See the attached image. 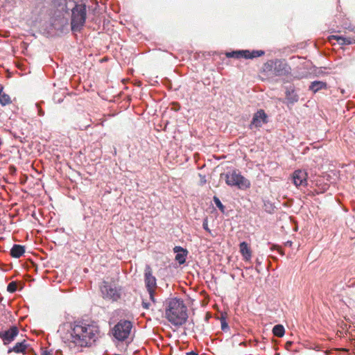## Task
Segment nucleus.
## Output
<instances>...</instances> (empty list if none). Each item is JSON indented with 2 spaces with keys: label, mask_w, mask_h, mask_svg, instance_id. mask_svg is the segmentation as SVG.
Masks as SVG:
<instances>
[{
  "label": "nucleus",
  "mask_w": 355,
  "mask_h": 355,
  "mask_svg": "<svg viewBox=\"0 0 355 355\" xmlns=\"http://www.w3.org/2000/svg\"><path fill=\"white\" fill-rule=\"evenodd\" d=\"M99 328L94 324L76 322L70 325V329L62 335L65 343H73L78 347H88L95 342Z\"/></svg>",
  "instance_id": "1"
},
{
  "label": "nucleus",
  "mask_w": 355,
  "mask_h": 355,
  "mask_svg": "<svg viewBox=\"0 0 355 355\" xmlns=\"http://www.w3.org/2000/svg\"><path fill=\"white\" fill-rule=\"evenodd\" d=\"M166 319L173 326L180 327L188 320V309L183 300L178 297L167 299L164 302Z\"/></svg>",
  "instance_id": "2"
},
{
  "label": "nucleus",
  "mask_w": 355,
  "mask_h": 355,
  "mask_svg": "<svg viewBox=\"0 0 355 355\" xmlns=\"http://www.w3.org/2000/svg\"><path fill=\"white\" fill-rule=\"evenodd\" d=\"M132 322L128 320H120L112 329V334L119 341H125L130 336Z\"/></svg>",
  "instance_id": "3"
},
{
  "label": "nucleus",
  "mask_w": 355,
  "mask_h": 355,
  "mask_svg": "<svg viewBox=\"0 0 355 355\" xmlns=\"http://www.w3.org/2000/svg\"><path fill=\"white\" fill-rule=\"evenodd\" d=\"M86 6L85 4H78L72 9L71 16V29L73 31H80L84 26L86 20Z\"/></svg>",
  "instance_id": "4"
},
{
  "label": "nucleus",
  "mask_w": 355,
  "mask_h": 355,
  "mask_svg": "<svg viewBox=\"0 0 355 355\" xmlns=\"http://www.w3.org/2000/svg\"><path fill=\"white\" fill-rule=\"evenodd\" d=\"M100 290L102 293V296L105 300L116 302L121 298V288L120 286H117L114 284L103 281L100 286Z\"/></svg>",
  "instance_id": "5"
},
{
  "label": "nucleus",
  "mask_w": 355,
  "mask_h": 355,
  "mask_svg": "<svg viewBox=\"0 0 355 355\" xmlns=\"http://www.w3.org/2000/svg\"><path fill=\"white\" fill-rule=\"evenodd\" d=\"M225 182L231 187H237L241 189H246L250 187V182L236 171L232 173H227L225 175Z\"/></svg>",
  "instance_id": "6"
},
{
  "label": "nucleus",
  "mask_w": 355,
  "mask_h": 355,
  "mask_svg": "<svg viewBox=\"0 0 355 355\" xmlns=\"http://www.w3.org/2000/svg\"><path fill=\"white\" fill-rule=\"evenodd\" d=\"M264 70H271L272 73L276 76H287L291 74V68L285 62L277 60L274 62L273 67L272 64H266Z\"/></svg>",
  "instance_id": "7"
},
{
  "label": "nucleus",
  "mask_w": 355,
  "mask_h": 355,
  "mask_svg": "<svg viewBox=\"0 0 355 355\" xmlns=\"http://www.w3.org/2000/svg\"><path fill=\"white\" fill-rule=\"evenodd\" d=\"M265 54V52L262 50H253L252 51L249 50H240L228 52L226 53L227 58H243L245 59H253L262 56Z\"/></svg>",
  "instance_id": "8"
},
{
  "label": "nucleus",
  "mask_w": 355,
  "mask_h": 355,
  "mask_svg": "<svg viewBox=\"0 0 355 355\" xmlns=\"http://www.w3.org/2000/svg\"><path fill=\"white\" fill-rule=\"evenodd\" d=\"M308 174L304 170L298 169L292 174V180L297 187H306L308 184Z\"/></svg>",
  "instance_id": "9"
},
{
  "label": "nucleus",
  "mask_w": 355,
  "mask_h": 355,
  "mask_svg": "<svg viewBox=\"0 0 355 355\" xmlns=\"http://www.w3.org/2000/svg\"><path fill=\"white\" fill-rule=\"evenodd\" d=\"M18 334V328L12 326L8 330L0 331V338H1L4 345H8L15 339Z\"/></svg>",
  "instance_id": "10"
},
{
  "label": "nucleus",
  "mask_w": 355,
  "mask_h": 355,
  "mask_svg": "<svg viewBox=\"0 0 355 355\" xmlns=\"http://www.w3.org/2000/svg\"><path fill=\"white\" fill-rule=\"evenodd\" d=\"M144 282L147 290L157 288V280L153 275L152 268L149 265H146L144 270Z\"/></svg>",
  "instance_id": "11"
},
{
  "label": "nucleus",
  "mask_w": 355,
  "mask_h": 355,
  "mask_svg": "<svg viewBox=\"0 0 355 355\" xmlns=\"http://www.w3.org/2000/svg\"><path fill=\"white\" fill-rule=\"evenodd\" d=\"M32 351V348L28 344L26 340L17 343L12 347L9 348L8 353L15 352L16 354H22L26 355Z\"/></svg>",
  "instance_id": "12"
},
{
  "label": "nucleus",
  "mask_w": 355,
  "mask_h": 355,
  "mask_svg": "<svg viewBox=\"0 0 355 355\" xmlns=\"http://www.w3.org/2000/svg\"><path fill=\"white\" fill-rule=\"evenodd\" d=\"M266 123V114L263 110H259L254 114L250 127V128H252V127L260 128L263 124Z\"/></svg>",
  "instance_id": "13"
},
{
  "label": "nucleus",
  "mask_w": 355,
  "mask_h": 355,
  "mask_svg": "<svg viewBox=\"0 0 355 355\" xmlns=\"http://www.w3.org/2000/svg\"><path fill=\"white\" fill-rule=\"evenodd\" d=\"M239 249L243 260L245 261H250L252 257V250L248 244L245 241L241 242L239 245Z\"/></svg>",
  "instance_id": "14"
},
{
  "label": "nucleus",
  "mask_w": 355,
  "mask_h": 355,
  "mask_svg": "<svg viewBox=\"0 0 355 355\" xmlns=\"http://www.w3.org/2000/svg\"><path fill=\"white\" fill-rule=\"evenodd\" d=\"M25 252L24 245L15 244L10 250V255L14 258L21 257Z\"/></svg>",
  "instance_id": "15"
},
{
  "label": "nucleus",
  "mask_w": 355,
  "mask_h": 355,
  "mask_svg": "<svg viewBox=\"0 0 355 355\" xmlns=\"http://www.w3.org/2000/svg\"><path fill=\"white\" fill-rule=\"evenodd\" d=\"M327 88V83L322 81H313L309 86V89L313 92L316 93L322 89Z\"/></svg>",
  "instance_id": "16"
},
{
  "label": "nucleus",
  "mask_w": 355,
  "mask_h": 355,
  "mask_svg": "<svg viewBox=\"0 0 355 355\" xmlns=\"http://www.w3.org/2000/svg\"><path fill=\"white\" fill-rule=\"evenodd\" d=\"M286 98L290 103H294L298 101V96L294 90H287L286 92Z\"/></svg>",
  "instance_id": "17"
},
{
  "label": "nucleus",
  "mask_w": 355,
  "mask_h": 355,
  "mask_svg": "<svg viewBox=\"0 0 355 355\" xmlns=\"http://www.w3.org/2000/svg\"><path fill=\"white\" fill-rule=\"evenodd\" d=\"M332 37L341 44H349L355 42V40L350 37H345L339 35H333Z\"/></svg>",
  "instance_id": "18"
},
{
  "label": "nucleus",
  "mask_w": 355,
  "mask_h": 355,
  "mask_svg": "<svg viewBox=\"0 0 355 355\" xmlns=\"http://www.w3.org/2000/svg\"><path fill=\"white\" fill-rule=\"evenodd\" d=\"M272 334L274 336L282 338L285 334V329L282 324H276L272 328Z\"/></svg>",
  "instance_id": "19"
},
{
  "label": "nucleus",
  "mask_w": 355,
  "mask_h": 355,
  "mask_svg": "<svg viewBox=\"0 0 355 355\" xmlns=\"http://www.w3.org/2000/svg\"><path fill=\"white\" fill-rule=\"evenodd\" d=\"M10 103H11V100H10L9 95L4 94V93L0 94V103L2 105H8Z\"/></svg>",
  "instance_id": "20"
},
{
  "label": "nucleus",
  "mask_w": 355,
  "mask_h": 355,
  "mask_svg": "<svg viewBox=\"0 0 355 355\" xmlns=\"http://www.w3.org/2000/svg\"><path fill=\"white\" fill-rule=\"evenodd\" d=\"M213 200L216 205V206L219 209V210L224 213L225 212V206L222 204V202H220V199L217 197V196H214L213 198Z\"/></svg>",
  "instance_id": "21"
},
{
  "label": "nucleus",
  "mask_w": 355,
  "mask_h": 355,
  "mask_svg": "<svg viewBox=\"0 0 355 355\" xmlns=\"http://www.w3.org/2000/svg\"><path fill=\"white\" fill-rule=\"evenodd\" d=\"M17 283L15 282H11L10 283L8 284L7 286V291L9 293H14L17 291Z\"/></svg>",
  "instance_id": "22"
},
{
  "label": "nucleus",
  "mask_w": 355,
  "mask_h": 355,
  "mask_svg": "<svg viewBox=\"0 0 355 355\" xmlns=\"http://www.w3.org/2000/svg\"><path fill=\"white\" fill-rule=\"evenodd\" d=\"M186 254H177L175 256V260L180 263L183 264L186 261Z\"/></svg>",
  "instance_id": "23"
},
{
  "label": "nucleus",
  "mask_w": 355,
  "mask_h": 355,
  "mask_svg": "<svg viewBox=\"0 0 355 355\" xmlns=\"http://www.w3.org/2000/svg\"><path fill=\"white\" fill-rule=\"evenodd\" d=\"M155 289L156 288H151V290H147L148 294H149V297H150V300L153 302V303H156V300L155 298Z\"/></svg>",
  "instance_id": "24"
},
{
  "label": "nucleus",
  "mask_w": 355,
  "mask_h": 355,
  "mask_svg": "<svg viewBox=\"0 0 355 355\" xmlns=\"http://www.w3.org/2000/svg\"><path fill=\"white\" fill-rule=\"evenodd\" d=\"M220 322H221V329H222V330L225 331L226 329H228V324L226 322L225 319L222 318Z\"/></svg>",
  "instance_id": "25"
},
{
  "label": "nucleus",
  "mask_w": 355,
  "mask_h": 355,
  "mask_svg": "<svg viewBox=\"0 0 355 355\" xmlns=\"http://www.w3.org/2000/svg\"><path fill=\"white\" fill-rule=\"evenodd\" d=\"M199 176L200 178V185H203L206 183L207 180H206V178L205 175H202L201 174H199Z\"/></svg>",
  "instance_id": "26"
},
{
  "label": "nucleus",
  "mask_w": 355,
  "mask_h": 355,
  "mask_svg": "<svg viewBox=\"0 0 355 355\" xmlns=\"http://www.w3.org/2000/svg\"><path fill=\"white\" fill-rule=\"evenodd\" d=\"M150 303L145 302L143 300L142 302V307L145 309H148L150 308Z\"/></svg>",
  "instance_id": "27"
},
{
  "label": "nucleus",
  "mask_w": 355,
  "mask_h": 355,
  "mask_svg": "<svg viewBox=\"0 0 355 355\" xmlns=\"http://www.w3.org/2000/svg\"><path fill=\"white\" fill-rule=\"evenodd\" d=\"M202 227H203V228H204L206 231H207V232H210V230H209V228L208 227V224H207V220H205V221H204V222H203Z\"/></svg>",
  "instance_id": "28"
},
{
  "label": "nucleus",
  "mask_w": 355,
  "mask_h": 355,
  "mask_svg": "<svg viewBox=\"0 0 355 355\" xmlns=\"http://www.w3.org/2000/svg\"><path fill=\"white\" fill-rule=\"evenodd\" d=\"M293 345V342L292 341H287L285 344V348L288 350L290 349L291 347Z\"/></svg>",
  "instance_id": "29"
},
{
  "label": "nucleus",
  "mask_w": 355,
  "mask_h": 355,
  "mask_svg": "<svg viewBox=\"0 0 355 355\" xmlns=\"http://www.w3.org/2000/svg\"><path fill=\"white\" fill-rule=\"evenodd\" d=\"M41 355H52V352L46 349H42Z\"/></svg>",
  "instance_id": "30"
},
{
  "label": "nucleus",
  "mask_w": 355,
  "mask_h": 355,
  "mask_svg": "<svg viewBox=\"0 0 355 355\" xmlns=\"http://www.w3.org/2000/svg\"><path fill=\"white\" fill-rule=\"evenodd\" d=\"M187 355H198L196 352L191 351L187 353Z\"/></svg>",
  "instance_id": "31"
},
{
  "label": "nucleus",
  "mask_w": 355,
  "mask_h": 355,
  "mask_svg": "<svg viewBox=\"0 0 355 355\" xmlns=\"http://www.w3.org/2000/svg\"><path fill=\"white\" fill-rule=\"evenodd\" d=\"M175 252H178V251H180V250L184 252V250L181 247H175Z\"/></svg>",
  "instance_id": "32"
},
{
  "label": "nucleus",
  "mask_w": 355,
  "mask_h": 355,
  "mask_svg": "<svg viewBox=\"0 0 355 355\" xmlns=\"http://www.w3.org/2000/svg\"><path fill=\"white\" fill-rule=\"evenodd\" d=\"M3 89V87L2 86V85L0 84V94H2Z\"/></svg>",
  "instance_id": "33"
},
{
  "label": "nucleus",
  "mask_w": 355,
  "mask_h": 355,
  "mask_svg": "<svg viewBox=\"0 0 355 355\" xmlns=\"http://www.w3.org/2000/svg\"><path fill=\"white\" fill-rule=\"evenodd\" d=\"M278 250L279 251V252H280L282 255L284 254V252H283L281 250L278 249Z\"/></svg>",
  "instance_id": "34"
}]
</instances>
